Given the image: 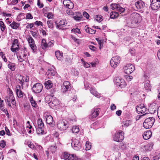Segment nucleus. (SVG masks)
<instances>
[{"label": "nucleus", "mask_w": 160, "mask_h": 160, "mask_svg": "<svg viewBox=\"0 0 160 160\" xmlns=\"http://www.w3.org/2000/svg\"><path fill=\"white\" fill-rule=\"evenodd\" d=\"M17 53V57L19 62H22L25 61L26 62H28V51L27 48L24 47L21 48Z\"/></svg>", "instance_id": "nucleus-1"}, {"label": "nucleus", "mask_w": 160, "mask_h": 160, "mask_svg": "<svg viewBox=\"0 0 160 160\" xmlns=\"http://www.w3.org/2000/svg\"><path fill=\"white\" fill-rule=\"evenodd\" d=\"M154 122V118L153 117L147 118L144 120L143 123V126L146 129L150 128L152 127Z\"/></svg>", "instance_id": "nucleus-2"}, {"label": "nucleus", "mask_w": 160, "mask_h": 160, "mask_svg": "<svg viewBox=\"0 0 160 160\" xmlns=\"http://www.w3.org/2000/svg\"><path fill=\"white\" fill-rule=\"evenodd\" d=\"M134 66L131 64H128L124 66L123 68L124 72L127 74H130L135 70Z\"/></svg>", "instance_id": "nucleus-3"}, {"label": "nucleus", "mask_w": 160, "mask_h": 160, "mask_svg": "<svg viewBox=\"0 0 160 160\" xmlns=\"http://www.w3.org/2000/svg\"><path fill=\"white\" fill-rule=\"evenodd\" d=\"M5 101L7 104L8 106L10 107H12L10 102H11L13 105L16 104L15 98L14 96H11L10 95H8L6 96L5 98Z\"/></svg>", "instance_id": "nucleus-4"}, {"label": "nucleus", "mask_w": 160, "mask_h": 160, "mask_svg": "<svg viewBox=\"0 0 160 160\" xmlns=\"http://www.w3.org/2000/svg\"><path fill=\"white\" fill-rule=\"evenodd\" d=\"M140 18L139 15L136 13H132L130 16L131 23L133 24H137Z\"/></svg>", "instance_id": "nucleus-5"}, {"label": "nucleus", "mask_w": 160, "mask_h": 160, "mask_svg": "<svg viewBox=\"0 0 160 160\" xmlns=\"http://www.w3.org/2000/svg\"><path fill=\"white\" fill-rule=\"evenodd\" d=\"M116 85L121 88L124 87L125 86V82L124 79L120 77H117L114 80Z\"/></svg>", "instance_id": "nucleus-6"}, {"label": "nucleus", "mask_w": 160, "mask_h": 160, "mask_svg": "<svg viewBox=\"0 0 160 160\" xmlns=\"http://www.w3.org/2000/svg\"><path fill=\"white\" fill-rule=\"evenodd\" d=\"M151 2L150 7L153 10L158 9L160 7V0H150Z\"/></svg>", "instance_id": "nucleus-7"}, {"label": "nucleus", "mask_w": 160, "mask_h": 160, "mask_svg": "<svg viewBox=\"0 0 160 160\" xmlns=\"http://www.w3.org/2000/svg\"><path fill=\"white\" fill-rule=\"evenodd\" d=\"M120 63L119 57L116 56L112 58L110 61L111 66L113 68L116 67Z\"/></svg>", "instance_id": "nucleus-8"}, {"label": "nucleus", "mask_w": 160, "mask_h": 160, "mask_svg": "<svg viewBox=\"0 0 160 160\" xmlns=\"http://www.w3.org/2000/svg\"><path fill=\"white\" fill-rule=\"evenodd\" d=\"M26 38L29 43L30 47L32 49L33 51H34L36 50L37 47L35 44L34 40L30 36H27Z\"/></svg>", "instance_id": "nucleus-9"}, {"label": "nucleus", "mask_w": 160, "mask_h": 160, "mask_svg": "<svg viewBox=\"0 0 160 160\" xmlns=\"http://www.w3.org/2000/svg\"><path fill=\"white\" fill-rule=\"evenodd\" d=\"M82 141H72L71 145L73 148L76 150H79L81 148Z\"/></svg>", "instance_id": "nucleus-10"}, {"label": "nucleus", "mask_w": 160, "mask_h": 160, "mask_svg": "<svg viewBox=\"0 0 160 160\" xmlns=\"http://www.w3.org/2000/svg\"><path fill=\"white\" fill-rule=\"evenodd\" d=\"M57 28L61 29L63 27H65L67 24L66 21L65 19H62L60 20H57L55 22Z\"/></svg>", "instance_id": "nucleus-11"}, {"label": "nucleus", "mask_w": 160, "mask_h": 160, "mask_svg": "<svg viewBox=\"0 0 160 160\" xmlns=\"http://www.w3.org/2000/svg\"><path fill=\"white\" fill-rule=\"evenodd\" d=\"M43 88L42 85L39 83L35 84L32 87V90L35 93H39L41 92Z\"/></svg>", "instance_id": "nucleus-12"}, {"label": "nucleus", "mask_w": 160, "mask_h": 160, "mask_svg": "<svg viewBox=\"0 0 160 160\" xmlns=\"http://www.w3.org/2000/svg\"><path fill=\"white\" fill-rule=\"evenodd\" d=\"M63 158L66 160H78V159L75 155L70 154L66 152L64 153Z\"/></svg>", "instance_id": "nucleus-13"}, {"label": "nucleus", "mask_w": 160, "mask_h": 160, "mask_svg": "<svg viewBox=\"0 0 160 160\" xmlns=\"http://www.w3.org/2000/svg\"><path fill=\"white\" fill-rule=\"evenodd\" d=\"M68 124L64 122L59 121L57 124L58 128L61 131H63L68 127Z\"/></svg>", "instance_id": "nucleus-14"}, {"label": "nucleus", "mask_w": 160, "mask_h": 160, "mask_svg": "<svg viewBox=\"0 0 160 160\" xmlns=\"http://www.w3.org/2000/svg\"><path fill=\"white\" fill-rule=\"evenodd\" d=\"M56 73V70L53 66L49 67L46 74L48 76L49 78H52V76H54Z\"/></svg>", "instance_id": "nucleus-15"}, {"label": "nucleus", "mask_w": 160, "mask_h": 160, "mask_svg": "<svg viewBox=\"0 0 160 160\" xmlns=\"http://www.w3.org/2000/svg\"><path fill=\"white\" fill-rule=\"evenodd\" d=\"M124 132L121 131L116 132L114 135L113 140H123L124 139Z\"/></svg>", "instance_id": "nucleus-16"}, {"label": "nucleus", "mask_w": 160, "mask_h": 160, "mask_svg": "<svg viewBox=\"0 0 160 160\" xmlns=\"http://www.w3.org/2000/svg\"><path fill=\"white\" fill-rule=\"evenodd\" d=\"M137 111L139 113H144L147 110V107L143 104H142L137 106Z\"/></svg>", "instance_id": "nucleus-17"}, {"label": "nucleus", "mask_w": 160, "mask_h": 160, "mask_svg": "<svg viewBox=\"0 0 160 160\" xmlns=\"http://www.w3.org/2000/svg\"><path fill=\"white\" fill-rule=\"evenodd\" d=\"M158 106L155 102L151 103L149 106L148 110H150L151 113H154L158 109Z\"/></svg>", "instance_id": "nucleus-18"}, {"label": "nucleus", "mask_w": 160, "mask_h": 160, "mask_svg": "<svg viewBox=\"0 0 160 160\" xmlns=\"http://www.w3.org/2000/svg\"><path fill=\"white\" fill-rule=\"evenodd\" d=\"M70 83L68 81L64 82L63 85L62 86L61 91L63 92H65L68 90L71 87Z\"/></svg>", "instance_id": "nucleus-19"}, {"label": "nucleus", "mask_w": 160, "mask_h": 160, "mask_svg": "<svg viewBox=\"0 0 160 160\" xmlns=\"http://www.w3.org/2000/svg\"><path fill=\"white\" fill-rule=\"evenodd\" d=\"M100 109L99 108H95L92 111L91 114L89 116V118L93 119L96 118L99 114Z\"/></svg>", "instance_id": "nucleus-20"}, {"label": "nucleus", "mask_w": 160, "mask_h": 160, "mask_svg": "<svg viewBox=\"0 0 160 160\" xmlns=\"http://www.w3.org/2000/svg\"><path fill=\"white\" fill-rule=\"evenodd\" d=\"M51 101L49 102V104L53 107L59 105V103L58 100L55 98L52 97V98H50Z\"/></svg>", "instance_id": "nucleus-21"}, {"label": "nucleus", "mask_w": 160, "mask_h": 160, "mask_svg": "<svg viewBox=\"0 0 160 160\" xmlns=\"http://www.w3.org/2000/svg\"><path fill=\"white\" fill-rule=\"evenodd\" d=\"M135 6L138 9H142L145 6L144 2L142 0L137 1L135 3Z\"/></svg>", "instance_id": "nucleus-22"}, {"label": "nucleus", "mask_w": 160, "mask_h": 160, "mask_svg": "<svg viewBox=\"0 0 160 160\" xmlns=\"http://www.w3.org/2000/svg\"><path fill=\"white\" fill-rule=\"evenodd\" d=\"M9 26L12 28L14 29H17L20 26V23L16 22L13 21Z\"/></svg>", "instance_id": "nucleus-23"}, {"label": "nucleus", "mask_w": 160, "mask_h": 160, "mask_svg": "<svg viewBox=\"0 0 160 160\" xmlns=\"http://www.w3.org/2000/svg\"><path fill=\"white\" fill-rule=\"evenodd\" d=\"M16 93L17 96L19 97H23L22 92L21 90V87L20 85H18L16 88Z\"/></svg>", "instance_id": "nucleus-24"}, {"label": "nucleus", "mask_w": 160, "mask_h": 160, "mask_svg": "<svg viewBox=\"0 0 160 160\" xmlns=\"http://www.w3.org/2000/svg\"><path fill=\"white\" fill-rule=\"evenodd\" d=\"M152 86L150 84V81L148 80L146 81L144 84V88L147 91V92L150 91Z\"/></svg>", "instance_id": "nucleus-25"}, {"label": "nucleus", "mask_w": 160, "mask_h": 160, "mask_svg": "<svg viewBox=\"0 0 160 160\" xmlns=\"http://www.w3.org/2000/svg\"><path fill=\"white\" fill-rule=\"evenodd\" d=\"M152 134V133L151 131H148L145 132L143 135V139L145 140H148L151 137Z\"/></svg>", "instance_id": "nucleus-26"}, {"label": "nucleus", "mask_w": 160, "mask_h": 160, "mask_svg": "<svg viewBox=\"0 0 160 160\" xmlns=\"http://www.w3.org/2000/svg\"><path fill=\"white\" fill-rule=\"evenodd\" d=\"M46 122L47 123L50 124L52 123L53 122V119L52 117L50 115H46L45 116Z\"/></svg>", "instance_id": "nucleus-27"}, {"label": "nucleus", "mask_w": 160, "mask_h": 160, "mask_svg": "<svg viewBox=\"0 0 160 160\" xmlns=\"http://www.w3.org/2000/svg\"><path fill=\"white\" fill-rule=\"evenodd\" d=\"M86 32L91 34H94L96 32V30H94L89 28L88 26H86L84 28Z\"/></svg>", "instance_id": "nucleus-28"}, {"label": "nucleus", "mask_w": 160, "mask_h": 160, "mask_svg": "<svg viewBox=\"0 0 160 160\" xmlns=\"http://www.w3.org/2000/svg\"><path fill=\"white\" fill-rule=\"evenodd\" d=\"M45 88L48 89L51 88L53 85V84L51 81L49 80L46 81L44 83Z\"/></svg>", "instance_id": "nucleus-29"}, {"label": "nucleus", "mask_w": 160, "mask_h": 160, "mask_svg": "<svg viewBox=\"0 0 160 160\" xmlns=\"http://www.w3.org/2000/svg\"><path fill=\"white\" fill-rule=\"evenodd\" d=\"M90 92L92 95L98 98L100 97V94H99L95 89L93 88H91L90 90Z\"/></svg>", "instance_id": "nucleus-30"}, {"label": "nucleus", "mask_w": 160, "mask_h": 160, "mask_svg": "<svg viewBox=\"0 0 160 160\" xmlns=\"http://www.w3.org/2000/svg\"><path fill=\"white\" fill-rule=\"evenodd\" d=\"M15 63H12L8 61V68H9L12 71L15 70Z\"/></svg>", "instance_id": "nucleus-31"}, {"label": "nucleus", "mask_w": 160, "mask_h": 160, "mask_svg": "<svg viewBox=\"0 0 160 160\" xmlns=\"http://www.w3.org/2000/svg\"><path fill=\"white\" fill-rule=\"evenodd\" d=\"M47 45V44L46 42V40L44 39H42L41 43V47L44 50L48 48Z\"/></svg>", "instance_id": "nucleus-32"}, {"label": "nucleus", "mask_w": 160, "mask_h": 160, "mask_svg": "<svg viewBox=\"0 0 160 160\" xmlns=\"http://www.w3.org/2000/svg\"><path fill=\"white\" fill-rule=\"evenodd\" d=\"M55 54L57 59L61 60L63 58V54L61 53L59 51H57L55 52Z\"/></svg>", "instance_id": "nucleus-33"}, {"label": "nucleus", "mask_w": 160, "mask_h": 160, "mask_svg": "<svg viewBox=\"0 0 160 160\" xmlns=\"http://www.w3.org/2000/svg\"><path fill=\"white\" fill-rule=\"evenodd\" d=\"M76 15L73 16V18L77 21H79L82 18V15L79 12L76 13Z\"/></svg>", "instance_id": "nucleus-34"}, {"label": "nucleus", "mask_w": 160, "mask_h": 160, "mask_svg": "<svg viewBox=\"0 0 160 160\" xmlns=\"http://www.w3.org/2000/svg\"><path fill=\"white\" fill-rule=\"evenodd\" d=\"M118 13L116 12H112L110 14V17L111 18L115 19L118 16Z\"/></svg>", "instance_id": "nucleus-35"}, {"label": "nucleus", "mask_w": 160, "mask_h": 160, "mask_svg": "<svg viewBox=\"0 0 160 160\" xmlns=\"http://www.w3.org/2000/svg\"><path fill=\"white\" fill-rule=\"evenodd\" d=\"M73 133H77L79 132L80 129L79 126H74L72 129Z\"/></svg>", "instance_id": "nucleus-36"}, {"label": "nucleus", "mask_w": 160, "mask_h": 160, "mask_svg": "<svg viewBox=\"0 0 160 160\" xmlns=\"http://www.w3.org/2000/svg\"><path fill=\"white\" fill-rule=\"evenodd\" d=\"M19 45L12 44V47L11 48V50L13 52H16V51L18 50L19 48Z\"/></svg>", "instance_id": "nucleus-37"}, {"label": "nucleus", "mask_w": 160, "mask_h": 160, "mask_svg": "<svg viewBox=\"0 0 160 160\" xmlns=\"http://www.w3.org/2000/svg\"><path fill=\"white\" fill-rule=\"evenodd\" d=\"M85 146V149L86 150H89L91 148V143L89 141H87Z\"/></svg>", "instance_id": "nucleus-38"}, {"label": "nucleus", "mask_w": 160, "mask_h": 160, "mask_svg": "<svg viewBox=\"0 0 160 160\" xmlns=\"http://www.w3.org/2000/svg\"><path fill=\"white\" fill-rule=\"evenodd\" d=\"M47 23L48 27L49 28L53 29V25L52 22L51 20H48L47 21Z\"/></svg>", "instance_id": "nucleus-39"}, {"label": "nucleus", "mask_w": 160, "mask_h": 160, "mask_svg": "<svg viewBox=\"0 0 160 160\" xmlns=\"http://www.w3.org/2000/svg\"><path fill=\"white\" fill-rule=\"evenodd\" d=\"M153 147V144L152 143H149L146 146H144V148L146 150H151L152 149Z\"/></svg>", "instance_id": "nucleus-40"}, {"label": "nucleus", "mask_w": 160, "mask_h": 160, "mask_svg": "<svg viewBox=\"0 0 160 160\" xmlns=\"http://www.w3.org/2000/svg\"><path fill=\"white\" fill-rule=\"evenodd\" d=\"M0 27L2 32H4L7 29L6 26L2 21H0Z\"/></svg>", "instance_id": "nucleus-41"}, {"label": "nucleus", "mask_w": 160, "mask_h": 160, "mask_svg": "<svg viewBox=\"0 0 160 160\" xmlns=\"http://www.w3.org/2000/svg\"><path fill=\"white\" fill-rule=\"evenodd\" d=\"M37 132L38 134H43L44 133V127L40 128L38 127V128L37 129Z\"/></svg>", "instance_id": "nucleus-42"}, {"label": "nucleus", "mask_w": 160, "mask_h": 160, "mask_svg": "<svg viewBox=\"0 0 160 160\" xmlns=\"http://www.w3.org/2000/svg\"><path fill=\"white\" fill-rule=\"evenodd\" d=\"M52 136L53 138H52V139H53V140H58L60 139L59 134L57 132H55L52 135Z\"/></svg>", "instance_id": "nucleus-43"}, {"label": "nucleus", "mask_w": 160, "mask_h": 160, "mask_svg": "<svg viewBox=\"0 0 160 160\" xmlns=\"http://www.w3.org/2000/svg\"><path fill=\"white\" fill-rule=\"evenodd\" d=\"M30 102L31 103L32 106L36 108L37 107V104L35 100L33 99L32 97L30 98Z\"/></svg>", "instance_id": "nucleus-44"}, {"label": "nucleus", "mask_w": 160, "mask_h": 160, "mask_svg": "<svg viewBox=\"0 0 160 160\" xmlns=\"http://www.w3.org/2000/svg\"><path fill=\"white\" fill-rule=\"evenodd\" d=\"M132 122L130 120H127L123 122L122 126L124 125L126 127H127L131 124Z\"/></svg>", "instance_id": "nucleus-45"}, {"label": "nucleus", "mask_w": 160, "mask_h": 160, "mask_svg": "<svg viewBox=\"0 0 160 160\" xmlns=\"http://www.w3.org/2000/svg\"><path fill=\"white\" fill-rule=\"evenodd\" d=\"M38 127H39L40 128L44 127V123H43L42 120L41 119L39 118L38 119Z\"/></svg>", "instance_id": "nucleus-46"}, {"label": "nucleus", "mask_w": 160, "mask_h": 160, "mask_svg": "<svg viewBox=\"0 0 160 160\" xmlns=\"http://www.w3.org/2000/svg\"><path fill=\"white\" fill-rule=\"evenodd\" d=\"M119 5V4H117L116 3H112L111 4V8L112 9L114 10L115 9L117 11V9Z\"/></svg>", "instance_id": "nucleus-47"}, {"label": "nucleus", "mask_w": 160, "mask_h": 160, "mask_svg": "<svg viewBox=\"0 0 160 160\" xmlns=\"http://www.w3.org/2000/svg\"><path fill=\"white\" fill-rule=\"evenodd\" d=\"M57 147L56 146H51L48 149L52 153H54L56 151Z\"/></svg>", "instance_id": "nucleus-48"}, {"label": "nucleus", "mask_w": 160, "mask_h": 160, "mask_svg": "<svg viewBox=\"0 0 160 160\" xmlns=\"http://www.w3.org/2000/svg\"><path fill=\"white\" fill-rule=\"evenodd\" d=\"M24 15L25 14L23 13L19 14L17 16V20L18 21H20L21 19H24L25 17Z\"/></svg>", "instance_id": "nucleus-49"}, {"label": "nucleus", "mask_w": 160, "mask_h": 160, "mask_svg": "<svg viewBox=\"0 0 160 160\" xmlns=\"http://www.w3.org/2000/svg\"><path fill=\"white\" fill-rule=\"evenodd\" d=\"M69 4L66 6V7L69 9H72L74 7L73 3L71 2H69Z\"/></svg>", "instance_id": "nucleus-50"}, {"label": "nucleus", "mask_w": 160, "mask_h": 160, "mask_svg": "<svg viewBox=\"0 0 160 160\" xmlns=\"http://www.w3.org/2000/svg\"><path fill=\"white\" fill-rule=\"evenodd\" d=\"M71 9H68L66 11V13L68 15H74V13Z\"/></svg>", "instance_id": "nucleus-51"}, {"label": "nucleus", "mask_w": 160, "mask_h": 160, "mask_svg": "<svg viewBox=\"0 0 160 160\" xmlns=\"http://www.w3.org/2000/svg\"><path fill=\"white\" fill-rule=\"evenodd\" d=\"M54 41L53 40H51L50 41L48 44L47 45V48H50L52 47L54 44Z\"/></svg>", "instance_id": "nucleus-52"}, {"label": "nucleus", "mask_w": 160, "mask_h": 160, "mask_svg": "<svg viewBox=\"0 0 160 160\" xmlns=\"http://www.w3.org/2000/svg\"><path fill=\"white\" fill-rule=\"evenodd\" d=\"M82 62L83 63V66L86 68H88L90 67V65L89 63L85 62L83 59H81Z\"/></svg>", "instance_id": "nucleus-53"}, {"label": "nucleus", "mask_w": 160, "mask_h": 160, "mask_svg": "<svg viewBox=\"0 0 160 160\" xmlns=\"http://www.w3.org/2000/svg\"><path fill=\"white\" fill-rule=\"evenodd\" d=\"M95 19L98 22H100L103 20L102 17L101 15H99L97 16Z\"/></svg>", "instance_id": "nucleus-54"}, {"label": "nucleus", "mask_w": 160, "mask_h": 160, "mask_svg": "<svg viewBox=\"0 0 160 160\" xmlns=\"http://www.w3.org/2000/svg\"><path fill=\"white\" fill-rule=\"evenodd\" d=\"M125 10V9L124 8H123L122 7L120 6V5L119 6L118 8L117 9V11H118L121 12H124Z\"/></svg>", "instance_id": "nucleus-55"}, {"label": "nucleus", "mask_w": 160, "mask_h": 160, "mask_svg": "<svg viewBox=\"0 0 160 160\" xmlns=\"http://www.w3.org/2000/svg\"><path fill=\"white\" fill-rule=\"evenodd\" d=\"M23 78V77L21 75L18 76V81L19 83H20L22 85V79Z\"/></svg>", "instance_id": "nucleus-56"}, {"label": "nucleus", "mask_w": 160, "mask_h": 160, "mask_svg": "<svg viewBox=\"0 0 160 160\" xmlns=\"http://www.w3.org/2000/svg\"><path fill=\"white\" fill-rule=\"evenodd\" d=\"M71 31L78 33H80L81 32L80 29L78 28H73L71 30Z\"/></svg>", "instance_id": "nucleus-57"}, {"label": "nucleus", "mask_w": 160, "mask_h": 160, "mask_svg": "<svg viewBox=\"0 0 160 160\" xmlns=\"http://www.w3.org/2000/svg\"><path fill=\"white\" fill-rule=\"evenodd\" d=\"M96 40L98 42V43L99 45V48L101 49V48L102 47V41L99 40L98 38H96Z\"/></svg>", "instance_id": "nucleus-58"}, {"label": "nucleus", "mask_w": 160, "mask_h": 160, "mask_svg": "<svg viewBox=\"0 0 160 160\" xmlns=\"http://www.w3.org/2000/svg\"><path fill=\"white\" fill-rule=\"evenodd\" d=\"M47 17L48 18H53V15L51 12H48L47 13Z\"/></svg>", "instance_id": "nucleus-59"}, {"label": "nucleus", "mask_w": 160, "mask_h": 160, "mask_svg": "<svg viewBox=\"0 0 160 160\" xmlns=\"http://www.w3.org/2000/svg\"><path fill=\"white\" fill-rule=\"evenodd\" d=\"M27 144L28 146L31 148H34V146L33 143H32L31 142H28Z\"/></svg>", "instance_id": "nucleus-60"}, {"label": "nucleus", "mask_w": 160, "mask_h": 160, "mask_svg": "<svg viewBox=\"0 0 160 160\" xmlns=\"http://www.w3.org/2000/svg\"><path fill=\"white\" fill-rule=\"evenodd\" d=\"M153 159L154 160H160V154L154 156Z\"/></svg>", "instance_id": "nucleus-61"}, {"label": "nucleus", "mask_w": 160, "mask_h": 160, "mask_svg": "<svg viewBox=\"0 0 160 160\" xmlns=\"http://www.w3.org/2000/svg\"><path fill=\"white\" fill-rule=\"evenodd\" d=\"M32 18L33 17L30 13H28L27 14L26 17V19H32Z\"/></svg>", "instance_id": "nucleus-62"}, {"label": "nucleus", "mask_w": 160, "mask_h": 160, "mask_svg": "<svg viewBox=\"0 0 160 160\" xmlns=\"http://www.w3.org/2000/svg\"><path fill=\"white\" fill-rule=\"evenodd\" d=\"M28 81V78L27 77H23V78L22 79V85H23L24 82H27Z\"/></svg>", "instance_id": "nucleus-63"}, {"label": "nucleus", "mask_w": 160, "mask_h": 160, "mask_svg": "<svg viewBox=\"0 0 160 160\" xmlns=\"http://www.w3.org/2000/svg\"><path fill=\"white\" fill-rule=\"evenodd\" d=\"M18 2V0H12V2L9 4L10 5H13L16 4Z\"/></svg>", "instance_id": "nucleus-64"}]
</instances>
